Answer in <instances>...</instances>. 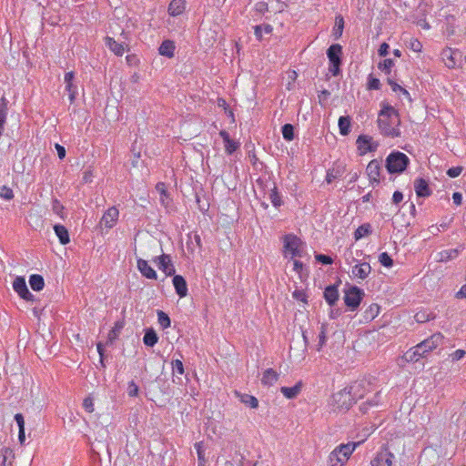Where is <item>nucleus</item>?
<instances>
[{
	"label": "nucleus",
	"mask_w": 466,
	"mask_h": 466,
	"mask_svg": "<svg viewBox=\"0 0 466 466\" xmlns=\"http://www.w3.org/2000/svg\"><path fill=\"white\" fill-rule=\"evenodd\" d=\"M377 123L382 136L388 137H400L401 136L399 128L400 125V115L392 106L386 103L381 104Z\"/></svg>",
	"instance_id": "nucleus-1"
},
{
	"label": "nucleus",
	"mask_w": 466,
	"mask_h": 466,
	"mask_svg": "<svg viewBox=\"0 0 466 466\" xmlns=\"http://www.w3.org/2000/svg\"><path fill=\"white\" fill-rule=\"evenodd\" d=\"M443 335L441 332L434 333L428 339L410 349L404 358L407 361H418L420 358H426L427 354L435 350L443 341Z\"/></svg>",
	"instance_id": "nucleus-2"
},
{
	"label": "nucleus",
	"mask_w": 466,
	"mask_h": 466,
	"mask_svg": "<svg viewBox=\"0 0 466 466\" xmlns=\"http://www.w3.org/2000/svg\"><path fill=\"white\" fill-rule=\"evenodd\" d=\"M409 164V157L400 151L391 152L385 160V167L390 174L402 173L408 167Z\"/></svg>",
	"instance_id": "nucleus-3"
},
{
	"label": "nucleus",
	"mask_w": 466,
	"mask_h": 466,
	"mask_svg": "<svg viewBox=\"0 0 466 466\" xmlns=\"http://www.w3.org/2000/svg\"><path fill=\"white\" fill-rule=\"evenodd\" d=\"M360 444V441L349 442L347 444H340L336 447L335 450L330 452L329 457L331 466H336L338 463L343 465L348 461L351 453L355 451L356 447Z\"/></svg>",
	"instance_id": "nucleus-4"
},
{
	"label": "nucleus",
	"mask_w": 466,
	"mask_h": 466,
	"mask_svg": "<svg viewBox=\"0 0 466 466\" xmlns=\"http://www.w3.org/2000/svg\"><path fill=\"white\" fill-rule=\"evenodd\" d=\"M365 296L364 290L355 285H350L344 290L345 305L351 310H356Z\"/></svg>",
	"instance_id": "nucleus-5"
},
{
	"label": "nucleus",
	"mask_w": 466,
	"mask_h": 466,
	"mask_svg": "<svg viewBox=\"0 0 466 466\" xmlns=\"http://www.w3.org/2000/svg\"><path fill=\"white\" fill-rule=\"evenodd\" d=\"M285 251L291 254V258H301L303 254V242L294 234H287L283 238Z\"/></svg>",
	"instance_id": "nucleus-6"
},
{
	"label": "nucleus",
	"mask_w": 466,
	"mask_h": 466,
	"mask_svg": "<svg viewBox=\"0 0 466 466\" xmlns=\"http://www.w3.org/2000/svg\"><path fill=\"white\" fill-rule=\"evenodd\" d=\"M333 401L339 410H349L356 400L348 387L333 394Z\"/></svg>",
	"instance_id": "nucleus-7"
},
{
	"label": "nucleus",
	"mask_w": 466,
	"mask_h": 466,
	"mask_svg": "<svg viewBox=\"0 0 466 466\" xmlns=\"http://www.w3.org/2000/svg\"><path fill=\"white\" fill-rule=\"evenodd\" d=\"M154 262L157 264V268L166 274V276L174 277V275H176V269L169 255L162 254L161 256L156 257L154 258Z\"/></svg>",
	"instance_id": "nucleus-8"
},
{
	"label": "nucleus",
	"mask_w": 466,
	"mask_h": 466,
	"mask_svg": "<svg viewBox=\"0 0 466 466\" xmlns=\"http://www.w3.org/2000/svg\"><path fill=\"white\" fill-rule=\"evenodd\" d=\"M13 289L21 299L26 301L34 300V295L29 291L24 277H16L14 279Z\"/></svg>",
	"instance_id": "nucleus-9"
},
{
	"label": "nucleus",
	"mask_w": 466,
	"mask_h": 466,
	"mask_svg": "<svg viewBox=\"0 0 466 466\" xmlns=\"http://www.w3.org/2000/svg\"><path fill=\"white\" fill-rule=\"evenodd\" d=\"M356 143L358 149L360 151V155L376 151L379 147V143L374 141L373 138L368 135L359 136Z\"/></svg>",
	"instance_id": "nucleus-10"
},
{
	"label": "nucleus",
	"mask_w": 466,
	"mask_h": 466,
	"mask_svg": "<svg viewBox=\"0 0 466 466\" xmlns=\"http://www.w3.org/2000/svg\"><path fill=\"white\" fill-rule=\"evenodd\" d=\"M340 284V280H339L336 284L329 285L325 288L323 297L326 300V302L332 308L334 307L339 298V285Z\"/></svg>",
	"instance_id": "nucleus-11"
},
{
	"label": "nucleus",
	"mask_w": 466,
	"mask_h": 466,
	"mask_svg": "<svg viewBox=\"0 0 466 466\" xmlns=\"http://www.w3.org/2000/svg\"><path fill=\"white\" fill-rule=\"evenodd\" d=\"M366 171L372 185L380 183V162L378 159L371 160L368 164Z\"/></svg>",
	"instance_id": "nucleus-12"
},
{
	"label": "nucleus",
	"mask_w": 466,
	"mask_h": 466,
	"mask_svg": "<svg viewBox=\"0 0 466 466\" xmlns=\"http://www.w3.org/2000/svg\"><path fill=\"white\" fill-rule=\"evenodd\" d=\"M394 454L388 450L382 451L377 454L371 461L372 466H393Z\"/></svg>",
	"instance_id": "nucleus-13"
},
{
	"label": "nucleus",
	"mask_w": 466,
	"mask_h": 466,
	"mask_svg": "<svg viewBox=\"0 0 466 466\" xmlns=\"http://www.w3.org/2000/svg\"><path fill=\"white\" fill-rule=\"evenodd\" d=\"M176 293L179 298H185L187 295V283L181 275H174L172 279Z\"/></svg>",
	"instance_id": "nucleus-14"
},
{
	"label": "nucleus",
	"mask_w": 466,
	"mask_h": 466,
	"mask_svg": "<svg viewBox=\"0 0 466 466\" xmlns=\"http://www.w3.org/2000/svg\"><path fill=\"white\" fill-rule=\"evenodd\" d=\"M137 268L145 278L148 279H157V274L156 270L147 263V260L138 258L137 261Z\"/></svg>",
	"instance_id": "nucleus-15"
},
{
	"label": "nucleus",
	"mask_w": 466,
	"mask_h": 466,
	"mask_svg": "<svg viewBox=\"0 0 466 466\" xmlns=\"http://www.w3.org/2000/svg\"><path fill=\"white\" fill-rule=\"evenodd\" d=\"M119 212L115 207L109 208L101 218V224L107 228H113L115 222L117 220Z\"/></svg>",
	"instance_id": "nucleus-16"
},
{
	"label": "nucleus",
	"mask_w": 466,
	"mask_h": 466,
	"mask_svg": "<svg viewBox=\"0 0 466 466\" xmlns=\"http://www.w3.org/2000/svg\"><path fill=\"white\" fill-rule=\"evenodd\" d=\"M414 189L416 192V195L419 198H426L431 195L432 191L431 190L428 182L422 178H417L414 181Z\"/></svg>",
	"instance_id": "nucleus-17"
},
{
	"label": "nucleus",
	"mask_w": 466,
	"mask_h": 466,
	"mask_svg": "<svg viewBox=\"0 0 466 466\" xmlns=\"http://www.w3.org/2000/svg\"><path fill=\"white\" fill-rule=\"evenodd\" d=\"M327 56L329 63L342 62V46L339 44H332L327 49Z\"/></svg>",
	"instance_id": "nucleus-18"
},
{
	"label": "nucleus",
	"mask_w": 466,
	"mask_h": 466,
	"mask_svg": "<svg viewBox=\"0 0 466 466\" xmlns=\"http://www.w3.org/2000/svg\"><path fill=\"white\" fill-rule=\"evenodd\" d=\"M370 271L371 267L367 262L357 264L352 268V274L360 279H365Z\"/></svg>",
	"instance_id": "nucleus-19"
},
{
	"label": "nucleus",
	"mask_w": 466,
	"mask_h": 466,
	"mask_svg": "<svg viewBox=\"0 0 466 466\" xmlns=\"http://www.w3.org/2000/svg\"><path fill=\"white\" fill-rule=\"evenodd\" d=\"M176 46L172 40H164L159 48L158 52L161 56L172 58L175 56Z\"/></svg>",
	"instance_id": "nucleus-20"
},
{
	"label": "nucleus",
	"mask_w": 466,
	"mask_h": 466,
	"mask_svg": "<svg viewBox=\"0 0 466 466\" xmlns=\"http://www.w3.org/2000/svg\"><path fill=\"white\" fill-rule=\"evenodd\" d=\"M186 8V0H172L168 5L167 12L171 16L181 15Z\"/></svg>",
	"instance_id": "nucleus-21"
},
{
	"label": "nucleus",
	"mask_w": 466,
	"mask_h": 466,
	"mask_svg": "<svg viewBox=\"0 0 466 466\" xmlns=\"http://www.w3.org/2000/svg\"><path fill=\"white\" fill-rule=\"evenodd\" d=\"M106 46L117 56H122L125 52L124 44L116 42L113 37H106Z\"/></svg>",
	"instance_id": "nucleus-22"
},
{
	"label": "nucleus",
	"mask_w": 466,
	"mask_h": 466,
	"mask_svg": "<svg viewBox=\"0 0 466 466\" xmlns=\"http://www.w3.org/2000/svg\"><path fill=\"white\" fill-rule=\"evenodd\" d=\"M54 230L56 235V237L59 239V242L62 245H66L70 242L69 233L67 228L60 224H56L54 226Z\"/></svg>",
	"instance_id": "nucleus-23"
},
{
	"label": "nucleus",
	"mask_w": 466,
	"mask_h": 466,
	"mask_svg": "<svg viewBox=\"0 0 466 466\" xmlns=\"http://www.w3.org/2000/svg\"><path fill=\"white\" fill-rule=\"evenodd\" d=\"M279 380V374L273 369H267L263 372L261 383L265 386H272Z\"/></svg>",
	"instance_id": "nucleus-24"
},
{
	"label": "nucleus",
	"mask_w": 466,
	"mask_h": 466,
	"mask_svg": "<svg viewBox=\"0 0 466 466\" xmlns=\"http://www.w3.org/2000/svg\"><path fill=\"white\" fill-rule=\"evenodd\" d=\"M236 395L238 398V400L248 407H250L252 409H256L258 407V400L256 397L247 393H240L238 391H236Z\"/></svg>",
	"instance_id": "nucleus-25"
},
{
	"label": "nucleus",
	"mask_w": 466,
	"mask_h": 466,
	"mask_svg": "<svg viewBox=\"0 0 466 466\" xmlns=\"http://www.w3.org/2000/svg\"><path fill=\"white\" fill-rule=\"evenodd\" d=\"M158 341V336L153 328L146 329L143 342L146 346L154 347Z\"/></svg>",
	"instance_id": "nucleus-26"
},
{
	"label": "nucleus",
	"mask_w": 466,
	"mask_h": 466,
	"mask_svg": "<svg viewBox=\"0 0 466 466\" xmlns=\"http://www.w3.org/2000/svg\"><path fill=\"white\" fill-rule=\"evenodd\" d=\"M302 388V383L298 382L293 387H281L280 391L287 399H294L296 398Z\"/></svg>",
	"instance_id": "nucleus-27"
},
{
	"label": "nucleus",
	"mask_w": 466,
	"mask_h": 466,
	"mask_svg": "<svg viewBox=\"0 0 466 466\" xmlns=\"http://www.w3.org/2000/svg\"><path fill=\"white\" fill-rule=\"evenodd\" d=\"M15 459V453L12 449L8 447H3L0 450V466H6L9 461V465L12 463V460Z\"/></svg>",
	"instance_id": "nucleus-28"
},
{
	"label": "nucleus",
	"mask_w": 466,
	"mask_h": 466,
	"mask_svg": "<svg viewBox=\"0 0 466 466\" xmlns=\"http://www.w3.org/2000/svg\"><path fill=\"white\" fill-rule=\"evenodd\" d=\"M29 285L35 291H40L44 289L45 280L39 274H33L29 277Z\"/></svg>",
	"instance_id": "nucleus-29"
},
{
	"label": "nucleus",
	"mask_w": 466,
	"mask_h": 466,
	"mask_svg": "<svg viewBox=\"0 0 466 466\" xmlns=\"http://www.w3.org/2000/svg\"><path fill=\"white\" fill-rule=\"evenodd\" d=\"M348 388L356 401L360 399H362L365 395V387L363 382H355Z\"/></svg>",
	"instance_id": "nucleus-30"
},
{
	"label": "nucleus",
	"mask_w": 466,
	"mask_h": 466,
	"mask_svg": "<svg viewBox=\"0 0 466 466\" xmlns=\"http://www.w3.org/2000/svg\"><path fill=\"white\" fill-rule=\"evenodd\" d=\"M338 125H339L340 135L347 136L350 134V127H351V122H350V117L349 116H339Z\"/></svg>",
	"instance_id": "nucleus-31"
},
{
	"label": "nucleus",
	"mask_w": 466,
	"mask_h": 466,
	"mask_svg": "<svg viewBox=\"0 0 466 466\" xmlns=\"http://www.w3.org/2000/svg\"><path fill=\"white\" fill-rule=\"evenodd\" d=\"M344 29V19L342 15H339L335 18V25L333 27L332 35L335 40H338L341 37Z\"/></svg>",
	"instance_id": "nucleus-32"
},
{
	"label": "nucleus",
	"mask_w": 466,
	"mask_h": 466,
	"mask_svg": "<svg viewBox=\"0 0 466 466\" xmlns=\"http://www.w3.org/2000/svg\"><path fill=\"white\" fill-rule=\"evenodd\" d=\"M156 189L160 194V202L162 203V205H164L165 207H168L171 199L167 192L165 184L161 182L157 183L156 186Z\"/></svg>",
	"instance_id": "nucleus-33"
},
{
	"label": "nucleus",
	"mask_w": 466,
	"mask_h": 466,
	"mask_svg": "<svg viewBox=\"0 0 466 466\" xmlns=\"http://www.w3.org/2000/svg\"><path fill=\"white\" fill-rule=\"evenodd\" d=\"M456 53L452 52L451 49L445 50L442 53V59L445 62L446 66L449 68H454L456 66Z\"/></svg>",
	"instance_id": "nucleus-34"
},
{
	"label": "nucleus",
	"mask_w": 466,
	"mask_h": 466,
	"mask_svg": "<svg viewBox=\"0 0 466 466\" xmlns=\"http://www.w3.org/2000/svg\"><path fill=\"white\" fill-rule=\"evenodd\" d=\"M124 327L123 322L117 321L114 328L109 331L108 337H107V344H113L114 341L117 339L118 335L120 334L122 329Z\"/></svg>",
	"instance_id": "nucleus-35"
},
{
	"label": "nucleus",
	"mask_w": 466,
	"mask_h": 466,
	"mask_svg": "<svg viewBox=\"0 0 466 466\" xmlns=\"http://www.w3.org/2000/svg\"><path fill=\"white\" fill-rule=\"evenodd\" d=\"M371 233V226L369 223L360 225L354 233V238L359 240Z\"/></svg>",
	"instance_id": "nucleus-36"
},
{
	"label": "nucleus",
	"mask_w": 466,
	"mask_h": 466,
	"mask_svg": "<svg viewBox=\"0 0 466 466\" xmlns=\"http://www.w3.org/2000/svg\"><path fill=\"white\" fill-rule=\"evenodd\" d=\"M268 197H269V199H270L272 205L275 208H279L283 204L281 196L279 195L275 184H274L273 188L270 189V193H269Z\"/></svg>",
	"instance_id": "nucleus-37"
},
{
	"label": "nucleus",
	"mask_w": 466,
	"mask_h": 466,
	"mask_svg": "<svg viewBox=\"0 0 466 466\" xmlns=\"http://www.w3.org/2000/svg\"><path fill=\"white\" fill-rule=\"evenodd\" d=\"M281 133L283 138L287 141H292L294 139V126L291 124H285L281 127Z\"/></svg>",
	"instance_id": "nucleus-38"
},
{
	"label": "nucleus",
	"mask_w": 466,
	"mask_h": 466,
	"mask_svg": "<svg viewBox=\"0 0 466 466\" xmlns=\"http://www.w3.org/2000/svg\"><path fill=\"white\" fill-rule=\"evenodd\" d=\"M157 314L158 323L163 329H167V328L170 327L171 320L167 313H165L162 310H157Z\"/></svg>",
	"instance_id": "nucleus-39"
},
{
	"label": "nucleus",
	"mask_w": 466,
	"mask_h": 466,
	"mask_svg": "<svg viewBox=\"0 0 466 466\" xmlns=\"http://www.w3.org/2000/svg\"><path fill=\"white\" fill-rule=\"evenodd\" d=\"M393 66L394 61L390 58H386L379 63L378 68L384 72L386 75H390Z\"/></svg>",
	"instance_id": "nucleus-40"
},
{
	"label": "nucleus",
	"mask_w": 466,
	"mask_h": 466,
	"mask_svg": "<svg viewBox=\"0 0 466 466\" xmlns=\"http://www.w3.org/2000/svg\"><path fill=\"white\" fill-rule=\"evenodd\" d=\"M380 312V306L376 303H372L365 311V318L373 319L378 316Z\"/></svg>",
	"instance_id": "nucleus-41"
},
{
	"label": "nucleus",
	"mask_w": 466,
	"mask_h": 466,
	"mask_svg": "<svg viewBox=\"0 0 466 466\" xmlns=\"http://www.w3.org/2000/svg\"><path fill=\"white\" fill-rule=\"evenodd\" d=\"M379 261L382 266L386 268H391L393 266V259L387 252H382L379 256Z\"/></svg>",
	"instance_id": "nucleus-42"
},
{
	"label": "nucleus",
	"mask_w": 466,
	"mask_h": 466,
	"mask_svg": "<svg viewBox=\"0 0 466 466\" xmlns=\"http://www.w3.org/2000/svg\"><path fill=\"white\" fill-rule=\"evenodd\" d=\"M327 324H322L321 325V328H320V332L319 334V344H318V350H320L321 348L325 345L326 341H327V335H326V331H327Z\"/></svg>",
	"instance_id": "nucleus-43"
},
{
	"label": "nucleus",
	"mask_w": 466,
	"mask_h": 466,
	"mask_svg": "<svg viewBox=\"0 0 466 466\" xmlns=\"http://www.w3.org/2000/svg\"><path fill=\"white\" fill-rule=\"evenodd\" d=\"M368 89L370 90H380L381 84L380 79L374 77L372 75H370L368 77Z\"/></svg>",
	"instance_id": "nucleus-44"
},
{
	"label": "nucleus",
	"mask_w": 466,
	"mask_h": 466,
	"mask_svg": "<svg viewBox=\"0 0 466 466\" xmlns=\"http://www.w3.org/2000/svg\"><path fill=\"white\" fill-rule=\"evenodd\" d=\"M66 90L68 92L70 103H73L77 95V87L73 83L66 84Z\"/></svg>",
	"instance_id": "nucleus-45"
},
{
	"label": "nucleus",
	"mask_w": 466,
	"mask_h": 466,
	"mask_svg": "<svg viewBox=\"0 0 466 466\" xmlns=\"http://www.w3.org/2000/svg\"><path fill=\"white\" fill-rule=\"evenodd\" d=\"M52 210L55 214L58 215L60 218H64V206L59 202L58 199L54 198L52 200Z\"/></svg>",
	"instance_id": "nucleus-46"
},
{
	"label": "nucleus",
	"mask_w": 466,
	"mask_h": 466,
	"mask_svg": "<svg viewBox=\"0 0 466 466\" xmlns=\"http://www.w3.org/2000/svg\"><path fill=\"white\" fill-rule=\"evenodd\" d=\"M0 197L5 200H11L14 198L13 190L6 186L0 188Z\"/></svg>",
	"instance_id": "nucleus-47"
},
{
	"label": "nucleus",
	"mask_w": 466,
	"mask_h": 466,
	"mask_svg": "<svg viewBox=\"0 0 466 466\" xmlns=\"http://www.w3.org/2000/svg\"><path fill=\"white\" fill-rule=\"evenodd\" d=\"M172 370L182 375L185 372L183 362L180 360H173L171 362Z\"/></svg>",
	"instance_id": "nucleus-48"
},
{
	"label": "nucleus",
	"mask_w": 466,
	"mask_h": 466,
	"mask_svg": "<svg viewBox=\"0 0 466 466\" xmlns=\"http://www.w3.org/2000/svg\"><path fill=\"white\" fill-rule=\"evenodd\" d=\"M459 254L458 249L445 250L441 253V260H449L456 258Z\"/></svg>",
	"instance_id": "nucleus-49"
},
{
	"label": "nucleus",
	"mask_w": 466,
	"mask_h": 466,
	"mask_svg": "<svg viewBox=\"0 0 466 466\" xmlns=\"http://www.w3.org/2000/svg\"><path fill=\"white\" fill-rule=\"evenodd\" d=\"M341 64H342V62L329 63V71L332 74V76H337L340 75Z\"/></svg>",
	"instance_id": "nucleus-50"
},
{
	"label": "nucleus",
	"mask_w": 466,
	"mask_h": 466,
	"mask_svg": "<svg viewBox=\"0 0 466 466\" xmlns=\"http://www.w3.org/2000/svg\"><path fill=\"white\" fill-rule=\"evenodd\" d=\"M238 147V144L232 139L225 142L226 152L229 155L233 154Z\"/></svg>",
	"instance_id": "nucleus-51"
},
{
	"label": "nucleus",
	"mask_w": 466,
	"mask_h": 466,
	"mask_svg": "<svg viewBox=\"0 0 466 466\" xmlns=\"http://www.w3.org/2000/svg\"><path fill=\"white\" fill-rule=\"evenodd\" d=\"M138 391H139L138 386L135 383L134 380H131L127 386L128 396L129 397H137L138 395Z\"/></svg>",
	"instance_id": "nucleus-52"
},
{
	"label": "nucleus",
	"mask_w": 466,
	"mask_h": 466,
	"mask_svg": "<svg viewBox=\"0 0 466 466\" xmlns=\"http://www.w3.org/2000/svg\"><path fill=\"white\" fill-rule=\"evenodd\" d=\"M388 84L391 86L392 90L394 92H397V91H400L401 93H403L404 95L406 96H409V92L403 88L402 86H400V85H398L396 82H394L391 78H388Z\"/></svg>",
	"instance_id": "nucleus-53"
},
{
	"label": "nucleus",
	"mask_w": 466,
	"mask_h": 466,
	"mask_svg": "<svg viewBox=\"0 0 466 466\" xmlns=\"http://www.w3.org/2000/svg\"><path fill=\"white\" fill-rule=\"evenodd\" d=\"M83 407L86 410V411L89 413H92L94 411V402L93 399L90 396L84 399Z\"/></svg>",
	"instance_id": "nucleus-54"
},
{
	"label": "nucleus",
	"mask_w": 466,
	"mask_h": 466,
	"mask_svg": "<svg viewBox=\"0 0 466 466\" xmlns=\"http://www.w3.org/2000/svg\"><path fill=\"white\" fill-rule=\"evenodd\" d=\"M254 9L258 14H264L268 11V5L264 1L258 2L255 5Z\"/></svg>",
	"instance_id": "nucleus-55"
},
{
	"label": "nucleus",
	"mask_w": 466,
	"mask_h": 466,
	"mask_svg": "<svg viewBox=\"0 0 466 466\" xmlns=\"http://www.w3.org/2000/svg\"><path fill=\"white\" fill-rule=\"evenodd\" d=\"M316 259L318 262H319L323 265H330L333 262L332 258L329 256L325 255V254H317Z\"/></svg>",
	"instance_id": "nucleus-56"
},
{
	"label": "nucleus",
	"mask_w": 466,
	"mask_h": 466,
	"mask_svg": "<svg viewBox=\"0 0 466 466\" xmlns=\"http://www.w3.org/2000/svg\"><path fill=\"white\" fill-rule=\"evenodd\" d=\"M462 172V167H452L451 168H449L446 172V174L450 177H457L461 175V173Z\"/></svg>",
	"instance_id": "nucleus-57"
},
{
	"label": "nucleus",
	"mask_w": 466,
	"mask_h": 466,
	"mask_svg": "<svg viewBox=\"0 0 466 466\" xmlns=\"http://www.w3.org/2000/svg\"><path fill=\"white\" fill-rule=\"evenodd\" d=\"M195 447H196L197 451H198V466H204L206 461H205V458H204V451L201 450L200 443H196Z\"/></svg>",
	"instance_id": "nucleus-58"
},
{
	"label": "nucleus",
	"mask_w": 466,
	"mask_h": 466,
	"mask_svg": "<svg viewBox=\"0 0 466 466\" xmlns=\"http://www.w3.org/2000/svg\"><path fill=\"white\" fill-rule=\"evenodd\" d=\"M389 53H390V46L385 42L382 43L378 49L379 56L385 57L389 55Z\"/></svg>",
	"instance_id": "nucleus-59"
},
{
	"label": "nucleus",
	"mask_w": 466,
	"mask_h": 466,
	"mask_svg": "<svg viewBox=\"0 0 466 466\" xmlns=\"http://www.w3.org/2000/svg\"><path fill=\"white\" fill-rule=\"evenodd\" d=\"M7 111L0 109V136L5 130V124L6 122Z\"/></svg>",
	"instance_id": "nucleus-60"
},
{
	"label": "nucleus",
	"mask_w": 466,
	"mask_h": 466,
	"mask_svg": "<svg viewBox=\"0 0 466 466\" xmlns=\"http://www.w3.org/2000/svg\"><path fill=\"white\" fill-rule=\"evenodd\" d=\"M466 354V351L463 350H455L451 355L452 361L460 360H461Z\"/></svg>",
	"instance_id": "nucleus-61"
},
{
	"label": "nucleus",
	"mask_w": 466,
	"mask_h": 466,
	"mask_svg": "<svg viewBox=\"0 0 466 466\" xmlns=\"http://www.w3.org/2000/svg\"><path fill=\"white\" fill-rule=\"evenodd\" d=\"M15 420L17 423L19 431L25 430V420L24 416L21 413H17L15 415Z\"/></svg>",
	"instance_id": "nucleus-62"
},
{
	"label": "nucleus",
	"mask_w": 466,
	"mask_h": 466,
	"mask_svg": "<svg viewBox=\"0 0 466 466\" xmlns=\"http://www.w3.org/2000/svg\"><path fill=\"white\" fill-rule=\"evenodd\" d=\"M292 296L294 299H298V300H301V301H304L306 302V294L303 290H299V289H296L293 293H292Z\"/></svg>",
	"instance_id": "nucleus-63"
},
{
	"label": "nucleus",
	"mask_w": 466,
	"mask_h": 466,
	"mask_svg": "<svg viewBox=\"0 0 466 466\" xmlns=\"http://www.w3.org/2000/svg\"><path fill=\"white\" fill-rule=\"evenodd\" d=\"M55 147L56 149L58 157L60 159H64L65 157H66V148L63 146H61V145H59L57 143L55 145Z\"/></svg>",
	"instance_id": "nucleus-64"
}]
</instances>
